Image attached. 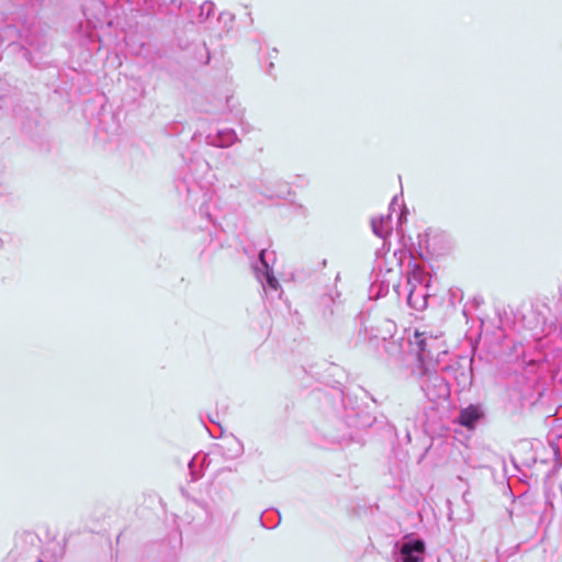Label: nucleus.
<instances>
[{
    "mask_svg": "<svg viewBox=\"0 0 562 562\" xmlns=\"http://www.w3.org/2000/svg\"><path fill=\"white\" fill-rule=\"evenodd\" d=\"M403 562H423L425 553V543L423 540L406 542L401 548Z\"/></svg>",
    "mask_w": 562,
    "mask_h": 562,
    "instance_id": "nucleus-1",
    "label": "nucleus"
},
{
    "mask_svg": "<svg viewBox=\"0 0 562 562\" xmlns=\"http://www.w3.org/2000/svg\"><path fill=\"white\" fill-rule=\"evenodd\" d=\"M482 415L483 414L479 406L469 405L468 407L461 409L459 415V424L469 429H473L475 423L482 417Z\"/></svg>",
    "mask_w": 562,
    "mask_h": 562,
    "instance_id": "nucleus-2",
    "label": "nucleus"
},
{
    "mask_svg": "<svg viewBox=\"0 0 562 562\" xmlns=\"http://www.w3.org/2000/svg\"><path fill=\"white\" fill-rule=\"evenodd\" d=\"M432 386L435 389H438V391H439L438 398L446 400L449 397V395H450L449 386H448V383H446V381L443 379L436 378L432 381Z\"/></svg>",
    "mask_w": 562,
    "mask_h": 562,
    "instance_id": "nucleus-3",
    "label": "nucleus"
},
{
    "mask_svg": "<svg viewBox=\"0 0 562 562\" xmlns=\"http://www.w3.org/2000/svg\"><path fill=\"white\" fill-rule=\"evenodd\" d=\"M417 347V351L419 355H423L426 351V338L425 333L416 330L414 334V342Z\"/></svg>",
    "mask_w": 562,
    "mask_h": 562,
    "instance_id": "nucleus-4",
    "label": "nucleus"
}]
</instances>
